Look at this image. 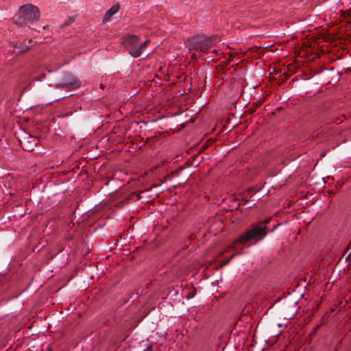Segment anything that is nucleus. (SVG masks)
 <instances>
[{
  "label": "nucleus",
  "instance_id": "6e6552de",
  "mask_svg": "<svg viewBox=\"0 0 351 351\" xmlns=\"http://www.w3.org/2000/svg\"><path fill=\"white\" fill-rule=\"evenodd\" d=\"M13 47H14L13 52L15 53L16 55L23 53L27 51L29 49V47L28 46H27L26 45H25L22 43H16Z\"/></svg>",
  "mask_w": 351,
  "mask_h": 351
},
{
  "label": "nucleus",
  "instance_id": "2eb2a0df",
  "mask_svg": "<svg viewBox=\"0 0 351 351\" xmlns=\"http://www.w3.org/2000/svg\"><path fill=\"white\" fill-rule=\"evenodd\" d=\"M52 71H53V70H52V69H47V73H51Z\"/></svg>",
  "mask_w": 351,
  "mask_h": 351
},
{
  "label": "nucleus",
  "instance_id": "9b49d317",
  "mask_svg": "<svg viewBox=\"0 0 351 351\" xmlns=\"http://www.w3.org/2000/svg\"><path fill=\"white\" fill-rule=\"evenodd\" d=\"M194 295H195L194 293H189L188 295H186V298L191 299V298H193Z\"/></svg>",
  "mask_w": 351,
  "mask_h": 351
},
{
  "label": "nucleus",
  "instance_id": "0eeeda50",
  "mask_svg": "<svg viewBox=\"0 0 351 351\" xmlns=\"http://www.w3.org/2000/svg\"><path fill=\"white\" fill-rule=\"evenodd\" d=\"M119 6L118 5H113L105 14L104 19H103V22L109 21L110 18L112 17V16L114 15V14H116L119 11Z\"/></svg>",
  "mask_w": 351,
  "mask_h": 351
},
{
  "label": "nucleus",
  "instance_id": "4468645a",
  "mask_svg": "<svg viewBox=\"0 0 351 351\" xmlns=\"http://www.w3.org/2000/svg\"><path fill=\"white\" fill-rule=\"evenodd\" d=\"M61 66H62V65H61V64H59V65L56 67V69H54V71H56V70L58 69H59V68H60Z\"/></svg>",
  "mask_w": 351,
  "mask_h": 351
},
{
  "label": "nucleus",
  "instance_id": "1a4fd4ad",
  "mask_svg": "<svg viewBox=\"0 0 351 351\" xmlns=\"http://www.w3.org/2000/svg\"><path fill=\"white\" fill-rule=\"evenodd\" d=\"M47 75L46 73H42L40 75L35 76L33 78V80L34 81H41L43 79H44Z\"/></svg>",
  "mask_w": 351,
  "mask_h": 351
},
{
  "label": "nucleus",
  "instance_id": "f03ea898",
  "mask_svg": "<svg viewBox=\"0 0 351 351\" xmlns=\"http://www.w3.org/2000/svg\"><path fill=\"white\" fill-rule=\"evenodd\" d=\"M217 42L218 36L217 35L208 36L202 34L189 38L185 42V45L190 51H195L205 53Z\"/></svg>",
  "mask_w": 351,
  "mask_h": 351
},
{
  "label": "nucleus",
  "instance_id": "ddd939ff",
  "mask_svg": "<svg viewBox=\"0 0 351 351\" xmlns=\"http://www.w3.org/2000/svg\"><path fill=\"white\" fill-rule=\"evenodd\" d=\"M230 261V258H228L227 260H226V261L223 262V265H224L228 264V263H229V261Z\"/></svg>",
  "mask_w": 351,
  "mask_h": 351
},
{
  "label": "nucleus",
  "instance_id": "f8f14e48",
  "mask_svg": "<svg viewBox=\"0 0 351 351\" xmlns=\"http://www.w3.org/2000/svg\"><path fill=\"white\" fill-rule=\"evenodd\" d=\"M191 58H193V59H196L197 58V55H196L195 53H192Z\"/></svg>",
  "mask_w": 351,
  "mask_h": 351
},
{
  "label": "nucleus",
  "instance_id": "20e7f679",
  "mask_svg": "<svg viewBox=\"0 0 351 351\" xmlns=\"http://www.w3.org/2000/svg\"><path fill=\"white\" fill-rule=\"evenodd\" d=\"M122 43L132 57L138 58L141 56L143 49L147 47L149 40H147L139 44V37L138 36L128 35L123 38Z\"/></svg>",
  "mask_w": 351,
  "mask_h": 351
},
{
  "label": "nucleus",
  "instance_id": "7ed1b4c3",
  "mask_svg": "<svg viewBox=\"0 0 351 351\" xmlns=\"http://www.w3.org/2000/svg\"><path fill=\"white\" fill-rule=\"evenodd\" d=\"M40 17L38 8L32 4L20 7L18 14L14 16L13 21L18 25L23 26L37 21Z\"/></svg>",
  "mask_w": 351,
  "mask_h": 351
},
{
  "label": "nucleus",
  "instance_id": "39448f33",
  "mask_svg": "<svg viewBox=\"0 0 351 351\" xmlns=\"http://www.w3.org/2000/svg\"><path fill=\"white\" fill-rule=\"evenodd\" d=\"M80 82L73 74L66 73L64 75L61 82L56 84L57 88L73 89L79 87Z\"/></svg>",
  "mask_w": 351,
  "mask_h": 351
},
{
  "label": "nucleus",
  "instance_id": "423d86ee",
  "mask_svg": "<svg viewBox=\"0 0 351 351\" xmlns=\"http://www.w3.org/2000/svg\"><path fill=\"white\" fill-rule=\"evenodd\" d=\"M20 142L23 149L26 151L32 152L36 146L38 139L35 136L28 134L27 136L24 137L23 140H20Z\"/></svg>",
  "mask_w": 351,
  "mask_h": 351
},
{
  "label": "nucleus",
  "instance_id": "9d476101",
  "mask_svg": "<svg viewBox=\"0 0 351 351\" xmlns=\"http://www.w3.org/2000/svg\"><path fill=\"white\" fill-rule=\"evenodd\" d=\"M75 21V17H69L62 25V27L71 25Z\"/></svg>",
  "mask_w": 351,
  "mask_h": 351
},
{
  "label": "nucleus",
  "instance_id": "f257e3e1",
  "mask_svg": "<svg viewBox=\"0 0 351 351\" xmlns=\"http://www.w3.org/2000/svg\"><path fill=\"white\" fill-rule=\"evenodd\" d=\"M269 220H264L258 223H253L250 228L246 230L240 237L234 241L231 247L236 249L238 245L250 246L262 241L267 236V224Z\"/></svg>",
  "mask_w": 351,
  "mask_h": 351
}]
</instances>
